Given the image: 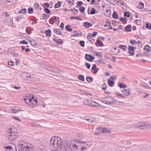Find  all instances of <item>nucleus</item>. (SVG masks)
<instances>
[{
	"label": "nucleus",
	"instance_id": "nucleus-37",
	"mask_svg": "<svg viewBox=\"0 0 151 151\" xmlns=\"http://www.w3.org/2000/svg\"><path fill=\"white\" fill-rule=\"evenodd\" d=\"M130 14L129 12H125L124 13V16L125 17H129Z\"/></svg>",
	"mask_w": 151,
	"mask_h": 151
},
{
	"label": "nucleus",
	"instance_id": "nucleus-10",
	"mask_svg": "<svg viewBox=\"0 0 151 151\" xmlns=\"http://www.w3.org/2000/svg\"><path fill=\"white\" fill-rule=\"evenodd\" d=\"M97 129L100 132H102L103 133L106 134L107 133L111 132V131L106 128H104L103 127L97 128Z\"/></svg>",
	"mask_w": 151,
	"mask_h": 151
},
{
	"label": "nucleus",
	"instance_id": "nucleus-25",
	"mask_svg": "<svg viewBox=\"0 0 151 151\" xmlns=\"http://www.w3.org/2000/svg\"><path fill=\"white\" fill-rule=\"evenodd\" d=\"M119 20L122 22L126 23L127 21V19L126 18L122 17L119 18Z\"/></svg>",
	"mask_w": 151,
	"mask_h": 151
},
{
	"label": "nucleus",
	"instance_id": "nucleus-7",
	"mask_svg": "<svg viewBox=\"0 0 151 151\" xmlns=\"http://www.w3.org/2000/svg\"><path fill=\"white\" fill-rule=\"evenodd\" d=\"M106 99L102 100V101L104 103L107 104H111L113 103H114L116 101V100L113 97L110 96L106 97Z\"/></svg>",
	"mask_w": 151,
	"mask_h": 151
},
{
	"label": "nucleus",
	"instance_id": "nucleus-57",
	"mask_svg": "<svg viewBox=\"0 0 151 151\" xmlns=\"http://www.w3.org/2000/svg\"><path fill=\"white\" fill-rule=\"evenodd\" d=\"M57 18V17L55 16L54 17H52L51 19L52 21L54 22L55 21V20Z\"/></svg>",
	"mask_w": 151,
	"mask_h": 151
},
{
	"label": "nucleus",
	"instance_id": "nucleus-58",
	"mask_svg": "<svg viewBox=\"0 0 151 151\" xmlns=\"http://www.w3.org/2000/svg\"><path fill=\"white\" fill-rule=\"evenodd\" d=\"M60 27H61L62 29H63L64 28V24L63 23H61Z\"/></svg>",
	"mask_w": 151,
	"mask_h": 151
},
{
	"label": "nucleus",
	"instance_id": "nucleus-26",
	"mask_svg": "<svg viewBox=\"0 0 151 151\" xmlns=\"http://www.w3.org/2000/svg\"><path fill=\"white\" fill-rule=\"evenodd\" d=\"M78 78L79 80L82 81H84L85 80L84 76L83 75H79Z\"/></svg>",
	"mask_w": 151,
	"mask_h": 151
},
{
	"label": "nucleus",
	"instance_id": "nucleus-29",
	"mask_svg": "<svg viewBox=\"0 0 151 151\" xmlns=\"http://www.w3.org/2000/svg\"><path fill=\"white\" fill-rule=\"evenodd\" d=\"M119 0H110L111 3L113 5H115L119 3Z\"/></svg>",
	"mask_w": 151,
	"mask_h": 151
},
{
	"label": "nucleus",
	"instance_id": "nucleus-6",
	"mask_svg": "<svg viewBox=\"0 0 151 151\" xmlns=\"http://www.w3.org/2000/svg\"><path fill=\"white\" fill-rule=\"evenodd\" d=\"M84 103L86 105L93 106H97L99 104L97 103L87 99H84Z\"/></svg>",
	"mask_w": 151,
	"mask_h": 151
},
{
	"label": "nucleus",
	"instance_id": "nucleus-41",
	"mask_svg": "<svg viewBox=\"0 0 151 151\" xmlns=\"http://www.w3.org/2000/svg\"><path fill=\"white\" fill-rule=\"evenodd\" d=\"M80 44L81 45L82 47H84L85 45V42L81 40L79 41Z\"/></svg>",
	"mask_w": 151,
	"mask_h": 151
},
{
	"label": "nucleus",
	"instance_id": "nucleus-23",
	"mask_svg": "<svg viewBox=\"0 0 151 151\" xmlns=\"http://www.w3.org/2000/svg\"><path fill=\"white\" fill-rule=\"evenodd\" d=\"M112 17L115 19H116L118 18V15L116 11H114L112 14Z\"/></svg>",
	"mask_w": 151,
	"mask_h": 151
},
{
	"label": "nucleus",
	"instance_id": "nucleus-43",
	"mask_svg": "<svg viewBox=\"0 0 151 151\" xmlns=\"http://www.w3.org/2000/svg\"><path fill=\"white\" fill-rule=\"evenodd\" d=\"M44 10L46 13L48 14H50V11L47 8H45Z\"/></svg>",
	"mask_w": 151,
	"mask_h": 151
},
{
	"label": "nucleus",
	"instance_id": "nucleus-3",
	"mask_svg": "<svg viewBox=\"0 0 151 151\" xmlns=\"http://www.w3.org/2000/svg\"><path fill=\"white\" fill-rule=\"evenodd\" d=\"M6 135V138L9 141H14L18 136L17 132L12 128L7 129Z\"/></svg>",
	"mask_w": 151,
	"mask_h": 151
},
{
	"label": "nucleus",
	"instance_id": "nucleus-8",
	"mask_svg": "<svg viewBox=\"0 0 151 151\" xmlns=\"http://www.w3.org/2000/svg\"><path fill=\"white\" fill-rule=\"evenodd\" d=\"M4 147L5 151H17L16 146L14 145H5Z\"/></svg>",
	"mask_w": 151,
	"mask_h": 151
},
{
	"label": "nucleus",
	"instance_id": "nucleus-62",
	"mask_svg": "<svg viewBox=\"0 0 151 151\" xmlns=\"http://www.w3.org/2000/svg\"><path fill=\"white\" fill-rule=\"evenodd\" d=\"M117 96H120L122 98H125V96H123L122 94H118V93H117Z\"/></svg>",
	"mask_w": 151,
	"mask_h": 151
},
{
	"label": "nucleus",
	"instance_id": "nucleus-45",
	"mask_svg": "<svg viewBox=\"0 0 151 151\" xmlns=\"http://www.w3.org/2000/svg\"><path fill=\"white\" fill-rule=\"evenodd\" d=\"M75 33H76V36H80L82 34V33L81 32H77L76 31H75Z\"/></svg>",
	"mask_w": 151,
	"mask_h": 151
},
{
	"label": "nucleus",
	"instance_id": "nucleus-49",
	"mask_svg": "<svg viewBox=\"0 0 151 151\" xmlns=\"http://www.w3.org/2000/svg\"><path fill=\"white\" fill-rule=\"evenodd\" d=\"M85 64L88 69H89L90 68L91 65L89 63H86Z\"/></svg>",
	"mask_w": 151,
	"mask_h": 151
},
{
	"label": "nucleus",
	"instance_id": "nucleus-54",
	"mask_svg": "<svg viewBox=\"0 0 151 151\" xmlns=\"http://www.w3.org/2000/svg\"><path fill=\"white\" fill-rule=\"evenodd\" d=\"M97 34V32H94L92 35H91L92 37H94L96 36Z\"/></svg>",
	"mask_w": 151,
	"mask_h": 151
},
{
	"label": "nucleus",
	"instance_id": "nucleus-32",
	"mask_svg": "<svg viewBox=\"0 0 151 151\" xmlns=\"http://www.w3.org/2000/svg\"><path fill=\"white\" fill-rule=\"evenodd\" d=\"M65 29L69 32H71L72 31V29L70 28V26L68 25L66 26Z\"/></svg>",
	"mask_w": 151,
	"mask_h": 151
},
{
	"label": "nucleus",
	"instance_id": "nucleus-14",
	"mask_svg": "<svg viewBox=\"0 0 151 151\" xmlns=\"http://www.w3.org/2000/svg\"><path fill=\"white\" fill-rule=\"evenodd\" d=\"M47 69L50 72H58V71L56 69L51 66L48 67V68H47Z\"/></svg>",
	"mask_w": 151,
	"mask_h": 151
},
{
	"label": "nucleus",
	"instance_id": "nucleus-56",
	"mask_svg": "<svg viewBox=\"0 0 151 151\" xmlns=\"http://www.w3.org/2000/svg\"><path fill=\"white\" fill-rule=\"evenodd\" d=\"M49 4L47 2L45 3L44 8L46 7L47 8V7H49Z\"/></svg>",
	"mask_w": 151,
	"mask_h": 151
},
{
	"label": "nucleus",
	"instance_id": "nucleus-21",
	"mask_svg": "<svg viewBox=\"0 0 151 151\" xmlns=\"http://www.w3.org/2000/svg\"><path fill=\"white\" fill-rule=\"evenodd\" d=\"M62 2L60 1H59L54 6V7L55 8V9H56V8H59V7H60V5H61L62 4Z\"/></svg>",
	"mask_w": 151,
	"mask_h": 151
},
{
	"label": "nucleus",
	"instance_id": "nucleus-48",
	"mask_svg": "<svg viewBox=\"0 0 151 151\" xmlns=\"http://www.w3.org/2000/svg\"><path fill=\"white\" fill-rule=\"evenodd\" d=\"M54 32L58 35L60 34V31L57 29H56L54 30Z\"/></svg>",
	"mask_w": 151,
	"mask_h": 151
},
{
	"label": "nucleus",
	"instance_id": "nucleus-2",
	"mask_svg": "<svg viewBox=\"0 0 151 151\" xmlns=\"http://www.w3.org/2000/svg\"><path fill=\"white\" fill-rule=\"evenodd\" d=\"M70 146L71 148L73 147L75 151H84L87 149L88 145L85 142L77 141L72 142Z\"/></svg>",
	"mask_w": 151,
	"mask_h": 151
},
{
	"label": "nucleus",
	"instance_id": "nucleus-18",
	"mask_svg": "<svg viewBox=\"0 0 151 151\" xmlns=\"http://www.w3.org/2000/svg\"><path fill=\"white\" fill-rule=\"evenodd\" d=\"M83 25L86 27L87 28H89L90 27L92 26V24L91 23H89L88 22H85L83 23Z\"/></svg>",
	"mask_w": 151,
	"mask_h": 151
},
{
	"label": "nucleus",
	"instance_id": "nucleus-28",
	"mask_svg": "<svg viewBox=\"0 0 151 151\" xmlns=\"http://www.w3.org/2000/svg\"><path fill=\"white\" fill-rule=\"evenodd\" d=\"M119 47L120 49H122L123 51H125L127 47L125 45H119Z\"/></svg>",
	"mask_w": 151,
	"mask_h": 151
},
{
	"label": "nucleus",
	"instance_id": "nucleus-38",
	"mask_svg": "<svg viewBox=\"0 0 151 151\" xmlns=\"http://www.w3.org/2000/svg\"><path fill=\"white\" fill-rule=\"evenodd\" d=\"M96 10L93 7L91 8V11L90 12V14H95Z\"/></svg>",
	"mask_w": 151,
	"mask_h": 151
},
{
	"label": "nucleus",
	"instance_id": "nucleus-42",
	"mask_svg": "<svg viewBox=\"0 0 151 151\" xmlns=\"http://www.w3.org/2000/svg\"><path fill=\"white\" fill-rule=\"evenodd\" d=\"M19 43L22 44H25L27 45L28 44V43L26 41L24 40H23L22 41H20Z\"/></svg>",
	"mask_w": 151,
	"mask_h": 151
},
{
	"label": "nucleus",
	"instance_id": "nucleus-60",
	"mask_svg": "<svg viewBox=\"0 0 151 151\" xmlns=\"http://www.w3.org/2000/svg\"><path fill=\"white\" fill-rule=\"evenodd\" d=\"M92 69L93 70H95L96 69V66L95 64H93L92 68Z\"/></svg>",
	"mask_w": 151,
	"mask_h": 151
},
{
	"label": "nucleus",
	"instance_id": "nucleus-44",
	"mask_svg": "<svg viewBox=\"0 0 151 151\" xmlns=\"http://www.w3.org/2000/svg\"><path fill=\"white\" fill-rule=\"evenodd\" d=\"M83 4V2L81 1H78L77 3V5L78 6L80 7Z\"/></svg>",
	"mask_w": 151,
	"mask_h": 151
},
{
	"label": "nucleus",
	"instance_id": "nucleus-4",
	"mask_svg": "<svg viewBox=\"0 0 151 151\" xmlns=\"http://www.w3.org/2000/svg\"><path fill=\"white\" fill-rule=\"evenodd\" d=\"M18 145L20 147L19 151H34V148L26 145L25 142L22 141H19Z\"/></svg>",
	"mask_w": 151,
	"mask_h": 151
},
{
	"label": "nucleus",
	"instance_id": "nucleus-20",
	"mask_svg": "<svg viewBox=\"0 0 151 151\" xmlns=\"http://www.w3.org/2000/svg\"><path fill=\"white\" fill-rule=\"evenodd\" d=\"M51 31L50 29H49L48 30H46L45 32L46 35L49 37H50L51 35Z\"/></svg>",
	"mask_w": 151,
	"mask_h": 151
},
{
	"label": "nucleus",
	"instance_id": "nucleus-9",
	"mask_svg": "<svg viewBox=\"0 0 151 151\" xmlns=\"http://www.w3.org/2000/svg\"><path fill=\"white\" fill-rule=\"evenodd\" d=\"M13 19L10 18H6L4 21L5 24L8 26H11L13 24Z\"/></svg>",
	"mask_w": 151,
	"mask_h": 151
},
{
	"label": "nucleus",
	"instance_id": "nucleus-13",
	"mask_svg": "<svg viewBox=\"0 0 151 151\" xmlns=\"http://www.w3.org/2000/svg\"><path fill=\"white\" fill-rule=\"evenodd\" d=\"M122 92L126 96H128L130 95V91L129 88L125 89L122 91Z\"/></svg>",
	"mask_w": 151,
	"mask_h": 151
},
{
	"label": "nucleus",
	"instance_id": "nucleus-22",
	"mask_svg": "<svg viewBox=\"0 0 151 151\" xmlns=\"http://www.w3.org/2000/svg\"><path fill=\"white\" fill-rule=\"evenodd\" d=\"M54 40L55 41L58 45H59L60 44V43L62 44L63 42L62 40L61 39H58V40L56 38H55L54 39Z\"/></svg>",
	"mask_w": 151,
	"mask_h": 151
},
{
	"label": "nucleus",
	"instance_id": "nucleus-24",
	"mask_svg": "<svg viewBox=\"0 0 151 151\" xmlns=\"http://www.w3.org/2000/svg\"><path fill=\"white\" fill-rule=\"evenodd\" d=\"M151 48L148 45H146L144 48V50H146L147 52H150Z\"/></svg>",
	"mask_w": 151,
	"mask_h": 151
},
{
	"label": "nucleus",
	"instance_id": "nucleus-15",
	"mask_svg": "<svg viewBox=\"0 0 151 151\" xmlns=\"http://www.w3.org/2000/svg\"><path fill=\"white\" fill-rule=\"evenodd\" d=\"M21 76L24 80H27L28 73H23L21 75Z\"/></svg>",
	"mask_w": 151,
	"mask_h": 151
},
{
	"label": "nucleus",
	"instance_id": "nucleus-47",
	"mask_svg": "<svg viewBox=\"0 0 151 151\" xmlns=\"http://www.w3.org/2000/svg\"><path fill=\"white\" fill-rule=\"evenodd\" d=\"M14 64L13 61L8 62V65L9 66H13L14 65Z\"/></svg>",
	"mask_w": 151,
	"mask_h": 151
},
{
	"label": "nucleus",
	"instance_id": "nucleus-31",
	"mask_svg": "<svg viewBox=\"0 0 151 151\" xmlns=\"http://www.w3.org/2000/svg\"><path fill=\"white\" fill-rule=\"evenodd\" d=\"M144 6V4L141 2H139V4L138 6V8H140V9L143 8Z\"/></svg>",
	"mask_w": 151,
	"mask_h": 151
},
{
	"label": "nucleus",
	"instance_id": "nucleus-19",
	"mask_svg": "<svg viewBox=\"0 0 151 151\" xmlns=\"http://www.w3.org/2000/svg\"><path fill=\"white\" fill-rule=\"evenodd\" d=\"M11 111L13 113H16L18 111V110L16 107H13L12 108Z\"/></svg>",
	"mask_w": 151,
	"mask_h": 151
},
{
	"label": "nucleus",
	"instance_id": "nucleus-35",
	"mask_svg": "<svg viewBox=\"0 0 151 151\" xmlns=\"http://www.w3.org/2000/svg\"><path fill=\"white\" fill-rule=\"evenodd\" d=\"M2 15L3 17H8L9 16L10 14L6 12H5L2 13Z\"/></svg>",
	"mask_w": 151,
	"mask_h": 151
},
{
	"label": "nucleus",
	"instance_id": "nucleus-27",
	"mask_svg": "<svg viewBox=\"0 0 151 151\" xmlns=\"http://www.w3.org/2000/svg\"><path fill=\"white\" fill-rule=\"evenodd\" d=\"M131 26L130 25H128L125 28V30L126 31L129 32L131 31Z\"/></svg>",
	"mask_w": 151,
	"mask_h": 151
},
{
	"label": "nucleus",
	"instance_id": "nucleus-50",
	"mask_svg": "<svg viewBox=\"0 0 151 151\" xmlns=\"http://www.w3.org/2000/svg\"><path fill=\"white\" fill-rule=\"evenodd\" d=\"M146 27L149 29H150L151 28V24L149 23L147 24H146Z\"/></svg>",
	"mask_w": 151,
	"mask_h": 151
},
{
	"label": "nucleus",
	"instance_id": "nucleus-17",
	"mask_svg": "<svg viewBox=\"0 0 151 151\" xmlns=\"http://www.w3.org/2000/svg\"><path fill=\"white\" fill-rule=\"evenodd\" d=\"M96 43L95 44L96 45V46H102L103 45V43L100 41L97 40L96 41Z\"/></svg>",
	"mask_w": 151,
	"mask_h": 151
},
{
	"label": "nucleus",
	"instance_id": "nucleus-63",
	"mask_svg": "<svg viewBox=\"0 0 151 151\" xmlns=\"http://www.w3.org/2000/svg\"><path fill=\"white\" fill-rule=\"evenodd\" d=\"M31 78V76L28 73L27 80H29Z\"/></svg>",
	"mask_w": 151,
	"mask_h": 151
},
{
	"label": "nucleus",
	"instance_id": "nucleus-55",
	"mask_svg": "<svg viewBox=\"0 0 151 151\" xmlns=\"http://www.w3.org/2000/svg\"><path fill=\"white\" fill-rule=\"evenodd\" d=\"M134 22H135L136 24L137 25L139 24L141 22L139 20H135Z\"/></svg>",
	"mask_w": 151,
	"mask_h": 151
},
{
	"label": "nucleus",
	"instance_id": "nucleus-39",
	"mask_svg": "<svg viewBox=\"0 0 151 151\" xmlns=\"http://www.w3.org/2000/svg\"><path fill=\"white\" fill-rule=\"evenodd\" d=\"M92 35L91 33H88L87 36V38L88 40L90 41H91V38Z\"/></svg>",
	"mask_w": 151,
	"mask_h": 151
},
{
	"label": "nucleus",
	"instance_id": "nucleus-64",
	"mask_svg": "<svg viewBox=\"0 0 151 151\" xmlns=\"http://www.w3.org/2000/svg\"><path fill=\"white\" fill-rule=\"evenodd\" d=\"M108 26V25L107 24H106L104 25V27L105 30L108 29V28L107 27Z\"/></svg>",
	"mask_w": 151,
	"mask_h": 151
},
{
	"label": "nucleus",
	"instance_id": "nucleus-33",
	"mask_svg": "<svg viewBox=\"0 0 151 151\" xmlns=\"http://www.w3.org/2000/svg\"><path fill=\"white\" fill-rule=\"evenodd\" d=\"M119 86L120 88H126L127 87L126 85L122 83H119Z\"/></svg>",
	"mask_w": 151,
	"mask_h": 151
},
{
	"label": "nucleus",
	"instance_id": "nucleus-16",
	"mask_svg": "<svg viewBox=\"0 0 151 151\" xmlns=\"http://www.w3.org/2000/svg\"><path fill=\"white\" fill-rule=\"evenodd\" d=\"M108 83L109 85L111 87L113 86L114 83L113 81H111L109 79L108 80Z\"/></svg>",
	"mask_w": 151,
	"mask_h": 151
},
{
	"label": "nucleus",
	"instance_id": "nucleus-52",
	"mask_svg": "<svg viewBox=\"0 0 151 151\" xmlns=\"http://www.w3.org/2000/svg\"><path fill=\"white\" fill-rule=\"evenodd\" d=\"M107 86L106 84H104L102 85V89L105 90Z\"/></svg>",
	"mask_w": 151,
	"mask_h": 151
},
{
	"label": "nucleus",
	"instance_id": "nucleus-11",
	"mask_svg": "<svg viewBox=\"0 0 151 151\" xmlns=\"http://www.w3.org/2000/svg\"><path fill=\"white\" fill-rule=\"evenodd\" d=\"M136 49V47H132V46H129L128 48L129 52L128 53L129 54V55L130 56L133 55L134 53V50Z\"/></svg>",
	"mask_w": 151,
	"mask_h": 151
},
{
	"label": "nucleus",
	"instance_id": "nucleus-34",
	"mask_svg": "<svg viewBox=\"0 0 151 151\" xmlns=\"http://www.w3.org/2000/svg\"><path fill=\"white\" fill-rule=\"evenodd\" d=\"M116 75H113L111 76L109 79L111 81H114L116 80Z\"/></svg>",
	"mask_w": 151,
	"mask_h": 151
},
{
	"label": "nucleus",
	"instance_id": "nucleus-30",
	"mask_svg": "<svg viewBox=\"0 0 151 151\" xmlns=\"http://www.w3.org/2000/svg\"><path fill=\"white\" fill-rule=\"evenodd\" d=\"M70 19H76L78 20H81V18L78 16L77 17H71L70 18Z\"/></svg>",
	"mask_w": 151,
	"mask_h": 151
},
{
	"label": "nucleus",
	"instance_id": "nucleus-5",
	"mask_svg": "<svg viewBox=\"0 0 151 151\" xmlns=\"http://www.w3.org/2000/svg\"><path fill=\"white\" fill-rule=\"evenodd\" d=\"M137 128L141 129H149L151 128V125L146 122H139L137 123L136 126Z\"/></svg>",
	"mask_w": 151,
	"mask_h": 151
},
{
	"label": "nucleus",
	"instance_id": "nucleus-40",
	"mask_svg": "<svg viewBox=\"0 0 151 151\" xmlns=\"http://www.w3.org/2000/svg\"><path fill=\"white\" fill-rule=\"evenodd\" d=\"M28 12L29 14H32L33 13V9L32 8H29L28 9Z\"/></svg>",
	"mask_w": 151,
	"mask_h": 151
},
{
	"label": "nucleus",
	"instance_id": "nucleus-51",
	"mask_svg": "<svg viewBox=\"0 0 151 151\" xmlns=\"http://www.w3.org/2000/svg\"><path fill=\"white\" fill-rule=\"evenodd\" d=\"M85 10V7H81L80 8L79 10L81 12H83Z\"/></svg>",
	"mask_w": 151,
	"mask_h": 151
},
{
	"label": "nucleus",
	"instance_id": "nucleus-61",
	"mask_svg": "<svg viewBox=\"0 0 151 151\" xmlns=\"http://www.w3.org/2000/svg\"><path fill=\"white\" fill-rule=\"evenodd\" d=\"M34 6L36 7H37L38 9H39V7L40 8H41L40 6H39V5L37 3H36L35 4Z\"/></svg>",
	"mask_w": 151,
	"mask_h": 151
},
{
	"label": "nucleus",
	"instance_id": "nucleus-46",
	"mask_svg": "<svg viewBox=\"0 0 151 151\" xmlns=\"http://www.w3.org/2000/svg\"><path fill=\"white\" fill-rule=\"evenodd\" d=\"M130 42L132 45H134V44L137 43L136 42V41L133 40H130Z\"/></svg>",
	"mask_w": 151,
	"mask_h": 151
},
{
	"label": "nucleus",
	"instance_id": "nucleus-36",
	"mask_svg": "<svg viewBox=\"0 0 151 151\" xmlns=\"http://www.w3.org/2000/svg\"><path fill=\"white\" fill-rule=\"evenodd\" d=\"M87 81L89 82H92L93 81V78L92 77H87L86 78Z\"/></svg>",
	"mask_w": 151,
	"mask_h": 151
},
{
	"label": "nucleus",
	"instance_id": "nucleus-59",
	"mask_svg": "<svg viewBox=\"0 0 151 151\" xmlns=\"http://www.w3.org/2000/svg\"><path fill=\"white\" fill-rule=\"evenodd\" d=\"M22 13L23 14H25L26 13V10L25 9H22Z\"/></svg>",
	"mask_w": 151,
	"mask_h": 151
},
{
	"label": "nucleus",
	"instance_id": "nucleus-12",
	"mask_svg": "<svg viewBox=\"0 0 151 151\" xmlns=\"http://www.w3.org/2000/svg\"><path fill=\"white\" fill-rule=\"evenodd\" d=\"M85 58L87 60L91 62L94 59L95 57L89 54H86L85 55Z\"/></svg>",
	"mask_w": 151,
	"mask_h": 151
},
{
	"label": "nucleus",
	"instance_id": "nucleus-1",
	"mask_svg": "<svg viewBox=\"0 0 151 151\" xmlns=\"http://www.w3.org/2000/svg\"><path fill=\"white\" fill-rule=\"evenodd\" d=\"M60 140V138L53 137L50 139V145L51 147L58 150H64L65 148Z\"/></svg>",
	"mask_w": 151,
	"mask_h": 151
},
{
	"label": "nucleus",
	"instance_id": "nucleus-53",
	"mask_svg": "<svg viewBox=\"0 0 151 151\" xmlns=\"http://www.w3.org/2000/svg\"><path fill=\"white\" fill-rule=\"evenodd\" d=\"M95 120V119H94V118H91V117H90V119L89 120V122H93Z\"/></svg>",
	"mask_w": 151,
	"mask_h": 151
}]
</instances>
